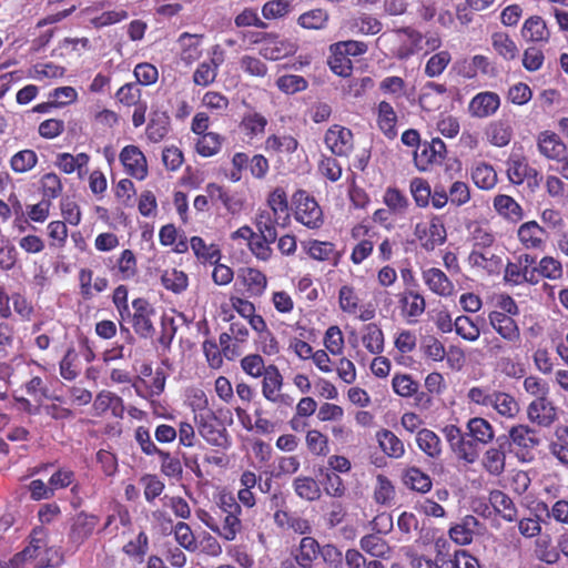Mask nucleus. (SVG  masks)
Masks as SVG:
<instances>
[{"label":"nucleus","mask_w":568,"mask_h":568,"mask_svg":"<svg viewBox=\"0 0 568 568\" xmlns=\"http://www.w3.org/2000/svg\"><path fill=\"white\" fill-rule=\"evenodd\" d=\"M59 372L63 379L74 381L80 375L79 355L74 347L70 346L65 351L59 363Z\"/></svg>","instance_id":"69168bd1"},{"label":"nucleus","mask_w":568,"mask_h":568,"mask_svg":"<svg viewBox=\"0 0 568 568\" xmlns=\"http://www.w3.org/2000/svg\"><path fill=\"white\" fill-rule=\"evenodd\" d=\"M267 119L262 113L252 111L246 112L240 122V130L248 139L262 136L265 133L267 126Z\"/></svg>","instance_id":"ea45409f"},{"label":"nucleus","mask_w":568,"mask_h":568,"mask_svg":"<svg viewBox=\"0 0 568 568\" xmlns=\"http://www.w3.org/2000/svg\"><path fill=\"white\" fill-rule=\"evenodd\" d=\"M292 212L295 221L310 230H318L324 224L321 205L306 190L298 189L292 195Z\"/></svg>","instance_id":"7ed1b4c3"},{"label":"nucleus","mask_w":568,"mask_h":568,"mask_svg":"<svg viewBox=\"0 0 568 568\" xmlns=\"http://www.w3.org/2000/svg\"><path fill=\"white\" fill-rule=\"evenodd\" d=\"M442 432L457 458L466 464H471L470 453L474 450L470 449L471 444L467 442L466 430L463 432L458 426L449 424L446 425Z\"/></svg>","instance_id":"412c9836"},{"label":"nucleus","mask_w":568,"mask_h":568,"mask_svg":"<svg viewBox=\"0 0 568 568\" xmlns=\"http://www.w3.org/2000/svg\"><path fill=\"white\" fill-rule=\"evenodd\" d=\"M114 99L123 106H134L132 114V124L134 128H140L145 123L148 103L142 100V90L136 82L124 83L115 92Z\"/></svg>","instance_id":"6e6552de"},{"label":"nucleus","mask_w":568,"mask_h":568,"mask_svg":"<svg viewBox=\"0 0 568 568\" xmlns=\"http://www.w3.org/2000/svg\"><path fill=\"white\" fill-rule=\"evenodd\" d=\"M275 525L281 529L292 530L295 534L306 535L312 530L311 524L306 518L298 516L287 509H276L273 515Z\"/></svg>","instance_id":"b1692460"},{"label":"nucleus","mask_w":568,"mask_h":568,"mask_svg":"<svg viewBox=\"0 0 568 568\" xmlns=\"http://www.w3.org/2000/svg\"><path fill=\"white\" fill-rule=\"evenodd\" d=\"M550 450L560 463L568 465V426L556 428L555 440L550 444Z\"/></svg>","instance_id":"774afa93"},{"label":"nucleus","mask_w":568,"mask_h":568,"mask_svg":"<svg viewBox=\"0 0 568 568\" xmlns=\"http://www.w3.org/2000/svg\"><path fill=\"white\" fill-rule=\"evenodd\" d=\"M547 232L536 221L523 223L517 231L521 246L527 251L542 252L546 247Z\"/></svg>","instance_id":"2eb2a0df"},{"label":"nucleus","mask_w":568,"mask_h":568,"mask_svg":"<svg viewBox=\"0 0 568 568\" xmlns=\"http://www.w3.org/2000/svg\"><path fill=\"white\" fill-rule=\"evenodd\" d=\"M471 180L480 190H491L498 182L497 172L491 164L478 162L471 169Z\"/></svg>","instance_id":"c03bdc74"},{"label":"nucleus","mask_w":568,"mask_h":568,"mask_svg":"<svg viewBox=\"0 0 568 568\" xmlns=\"http://www.w3.org/2000/svg\"><path fill=\"white\" fill-rule=\"evenodd\" d=\"M165 383V373L162 369H156L150 384H148L145 379L136 377L132 383V387L138 396L142 398H150L160 396L164 392Z\"/></svg>","instance_id":"2f4dec72"},{"label":"nucleus","mask_w":568,"mask_h":568,"mask_svg":"<svg viewBox=\"0 0 568 568\" xmlns=\"http://www.w3.org/2000/svg\"><path fill=\"white\" fill-rule=\"evenodd\" d=\"M478 73L487 77H496L498 74V69L496 63L487 55L475 54L468 65L464 68V77L471 79Z\"/></svg>","instance_id":"3c124183"},{"label":"nucleus","mask_w":568,"mask_h":568,"mask_svg":"<svg viewBox=\"0 0 568 568\" xmlns=\"http://www.w3.org/2000/svg\"><path fill=\"white\" fill-rule=\"evenodd\" d=\"M527 416L542 427H549L558 419L557 407L548 397L535 398L527 407Z\"/></svg>","instance_id":"a211bd4d"},{"label":"nucleus","mask_w":568,"mask_h":568,"mask_svg":"<svg viewBox=\"0 0 568 568\" xmlns=\"http://www.w3.org/2000/svg\"><path fill=\"white\" fill-rule=\"evenodd\" d=\"M275 241V237L255 232L250 243H247V247L258 261L267 262L273 255L271 244Z\"/></svg>","instance_id":"680f3d73"},{"label":"nucleus","mask_w":568,"mask_h":568,"mask_svg":"<svg viewBox=\"0 0 568 568\" xmlns=\"http://www.w3.org/2000/svg\"><path fill=\"white\" fill-rule=\"evenodd\" d=\"M446 144L439 138L432 139L430 142L422 143L415 151L414 161L419 171H427L434 164H442L446 159Z\"/></svg>","instance_id":"9d476101"},{"label":"nucleus","mask_w":568,"mask_h":568,"mask_svg":"<svg viewBox=\"0 0 568 568\" xmlns=\"http://www.w3.org/2000/svg\"><path fill=\"white\" fill-rule=\"evenodd\" d=\"M491 406L499 415L511 418L519 413V404L516 398L505 392L493 390Z\"/></svg>","instance_id":"4d7b16f0"},{"label":"nucleus","mask_w":568,"mask_h":568,"mask_svg":"<svg viewBox=\"0 0 568 568\" xmlns=\"http://www.w3.org/2000/svg\"><path fill=\"white\" fill-rule=\"evenodd\" d=\"M215 514L217 516L215 534L226 541H233L243 528L240 518L241 505L232 496L223 495Z\"/></svg>","instance_id":"f03ea898"},{"label":"nucleus","mask_w":568,"mask_h":568,"mask_svg":"<svg viewBox=\"0 0 568 568\" xmlns=\"http://www.w3.org/2000/svg\"><path fill=\"white\" fill-rule=\"evenodd\" d=\"M93 272L90 268H81L79 271V287L80 295L84 301H90L94 293H101L109 286V281L105 277L98 276L92 284Z\"/></svg>","instance_id":"e433bc0d"},{"label":"nucleus","mask_w":568,"mask_h":568,"mask_svg":"<svg viewBox=\"0 0 568 568\" xmlns=\"http://www.w3.org/2000/svg\"><path fill=\"white\" fill-rule=\"evenodd\" d=\"M491 47L496 54L505 61H513L519 55V49L516 42L508 33L503 31L491 34Z\"/></svg>","instance_id":"a19ab883"},{"label":"nucleus","mask_w":568,"mask_h":568,"mask_svg":"<svg viewBox=\"0 0 568 568\" xmlns=\"http://www.w3.org/2000/svg\"><path fill=\"white\" fill-rule=\"evenodd\" d=\"M496 212L511 222H519L524 216L521 205L510 195L499 194L494 199Z\"/></svg>","instance_id":"79ce46f5"},{"label":"nucleus","mask_w":568,"mask_h":568,"mask_svg":"<svg viewBox=\"0 0 568 568\" xmlns=\"http://www.w3.org/2000/svg\"><path fill=\"white\" fill-rule=\"evenodd\" d=\"M484 525L473 515H466L459 523L448 530L449 538L457 545L466 546L471 544L475 535L480 532Z\"/></svg>","instance_id":"aec40b11"},{"label":"nucleus","mask_w":568,"mask_h":568,"mask_svg":"<svg viewBox=\"0 0 568 568\" xmlns=\"http://www.w3.org/2000/svg\"><path fill=\"white\" fill-rule=\"evenodd\" d=\"M324 143L334 155L347 158L354 149V135L351 129L334 124L326 131Z\"/></svg>","instance_id":"9b49d317"},{"label":"nucleus","mask_w":568,"mask_h":568,"mask_svg":"<svg viewBox=\"0 0 568 568\" xmlns=\"http://www.w3.org/2000/svg\"><path fill=\"white\" fill-rule=\"evenodd\" d=\"M416 444L418 448L430 458H439L443 452L442 440L437 434L430 429L423 428L416 434Z\"/></svg>","instance_id":"a18cd8bd"},{"label":"nucleus","mask_w":568,"mask_h":568,"mask_svg":"<svg viewBox=\"0 0 568 568\" xmlns=\"http://www.w3.org/2000/svg\"><path fill=\"white\" fill-rule=\"evenodd\" d=\"M510 448L507 436H499L494 446L486 450L483 459L485 469L494 476H499L505 470L506 453Z\"/></svg>","instance_id":"dca6fc26"},{"label":"nucleus","mask_w":568,"mask_h":568,"mask_svg":"<svg viewBox=\"0 0 568 568\" xmlns=\"http://www.w3.org/2000/svg\"><path fill=\"white\" fill-rule=\"evenodd\" d=\"M361 343L372 355H381L385 348V335L379 324L368 323L361 328Z\"/></svg>","instance_id":"a878e982"},{"label":"nucleus","mask_w":568,"mask_h":568,"mask_svg":"<svg viewBox=\"0 0 568 568\" xmlns=\"http://www.w3.org/2000/svg\"><path fill=\"white\" fill-rule=\"evenodd\" d=\"M403 483L407 488L422 494L428 493L433 487L430 477L415 466L405 469Z\"/></svg>","instance_id":"49530a36"},{"label":"nucleus","mask_w":568,"mask_h":568,"mask_svg":"<svg viewBox=\"0 0 568 568\" xmlns=\"http://www.w3.org/2000/svg\"><path fill=\"white\" fill-rule=\"evenodd\" d=\"M305 445L310 454L316 457H326L329 453L328 436L315 428L306 432Z\"/></svg>","instance_id":"bf43d9fd"},{"label":"nucleus","mask_w":568,"mask_h":568,"mask_svg":"<svg viewBox=\"0 0 568 568\" xmlns=\"http://www.w3.org/2000/svg\"><path fill=\"white\" fill-rule=\"evenodd\" d=\"M119 159L124 166L125 172L130 176L139 181H142L148 176V161L139 146L133 144L125 145L121 150Z\"/></svg>","instance_id":"ddd939ff"},{"label":"nucleus","mask_w":568,"mask_h":568,"mask_svg":"<svg viewBox=\"0 0 568 568\" xmlns=\"http://www.w3.org/2000/svg\"><path fill=\"white\" fill-rule=\"evenodd\" d=\"M422 278L428 290L438 296L448 297L454 293V283L438 267L423 270Z\"/></svg>","instance_id":"5701e85b"},{"label":"nucleus","mask_w":568,"mask_h":568,"mask_svg":"<svg viewBox=\"0 0 568 568\" xmlns=\"http://www.w3.org/2000/svg\"><path fill=\"white\" fill-rule=\"evenodd\" d=\"M199 434L210 445L226 449L231 446V439L226 428L221 424L211 409L201 410L195 415Z\"/></svg>","instance_id":"39448f33"},{"label":"nucleus","mask_w":568,"mask_h":568,"mask_svg":"<svg viewBox=\"0 0 568 568\" xmlns=\"http://www.w3.org/2000/svg\"><path fill=\"white\" fill-rule=\"evenodd\" d=\"M466 436L468 444H471L474 452L470 453L471 464L475 463L484 446L493 442L495 429L493 425L483 417H473L466 424Z\"/></svg>","instance_id":"1a4fd4ad"},{"label":"nucleus","mask_w":568,"mask_h":568,"mask_svg":"<svg viewBox=\"0 0 568 568\" xmlns=\"http://www.w3.org/2000/svg\"><path fill=\"white\" fill-rule=\"evenodd\" d=\"M161 284L165 290L174 294H181L189 286V277L183 271L169 268L163 271L161 275Z\"/></svg>","instance_id":"052dcab7"},{"label":"nucleus","mask_w":568,"mask_h":568,"mask_svg":"<svg viewBox=\"0 0 568 568\" xmlns=\"http://www.w3.org/2000/svg\"><path fill=\"white\" fill-rule=\"evenodd\" d=\"M537 256L530 253L519 254L514 262H508L504 272V281L513 286L523 284L536 285Z\"/></svg>","instance_id":"423d86ee"},{"label":"nucleus","mask_w":568,"mask_h":568,"mask_svg":"<svg viewBox=\"0 0 568 568\" xmlns=\"http://www.w3.org/2000/svg\"><path fill=\"white\" fill-rule=\"evenodd\" d=\"M171 120L164 111H153L150 114L149 123L145 128V135L153 143L161 142L169 133Z\"/></svg>","instance_id":"c756f323"},{"label":"nucleus","mask_w":568,"mask_h":568,"mask_svg":"<svg viewBox=\"0 0 568 568\" xmlns=\"http://www.w3.org/2000/svg\"><path fill=\"white\" fill-rule=\"evenodd\" d=\"M156 315L155 307L145 297L132 300L130 308L120 316V329L130 334L129 324L133 332L143 339L152 338L155 334L153 318Z\"/></svg>","instance_id":"f257e3e1"},{"label":"nucleus","mask_w":568,"mask_h":568,"mask_svg":"<svg viewBox=\"0 0 568 568\" xmlns=\"http://www.w3.org/2000/svg\"><path fill=\"white\" fill-rule=\"evenodd\" d=\"M99 524L98 515L85 510L78 511L70 518L67 534L69 544L75 548L81 547L98 531Z\"/></svg>","instance_id":"0eeeda50"},{"label":"nucleus","mask_w":568,"mask_h":568,"mask_svg":"<svg viewBox=\"0 0 568 568\" xmlns=\"http://www.w3.org/2000/svg\"><path fill=\"white\" fill-rule=\"evenodd\" d=\"M504 312H490L488 321L494 331L508 343L520 342V329L517 322Z\"/></svg>","instance_id":"6ab92c4d"},{"label":"nucleus","mask_w":568,"mask_h":568,"mask_svg":"<svg viewBox=\"0 0 568 568\" xmlns=\"http://www.w3.org/2000/svg\"><path fill=\"white\" fill-rule=\"evenodd\" d=\"M488 500L496 514H498L504 520L513 523L518 519V510L514 500L503 490H491L489 493Z\"/></svg>","instance_id":"c85d7f7f"},{"label":"nucleus","mask_w":568,"mask_h":568,"mask_svg":"<svg viewBox=\"0 0 568 568\" xmlns=\"http://www.w3.org/2000/svg\"><path fill=\"white\" fill-rule=\"evenodd\" d=\"M398 305L400 315L409 323L416 322L426 310V301L423 294L410 287H406L398 294Z\"/></svg>","instance_id":"4468645a"},{"label":"nucleus","mask_w":568,"mask_h":568,"mask_svg":"<svg viewBox=\"0 0 568 568\" xmlns=\"http://www.w3.org/2000/svg\"><path fill=\"white\" fill-rule=\"evenodd\" d=\"M500 106V98L496 92L484 91L477 93L468 104L471 116L484 119L494 115Z\"/></svg>","instance_id":"4be33fe9"},{"label":"nucleus","mask_w":568,"mask_h":568,"mask_svg":"<svg viewBox=\"0 0 568 568\" xmlns=\"http://www.w3.org/2000/svg\"><path fill=\"white\" fill-rule=\"evenodd\" d=\"M295 494L304 500L315 501L322 496L318 483L311 476H298L293 480Z\"/></svg>","instance_id":"6e6d98bb"},{"label":"nucleus","mask_w":568,"mask_h":568,"mask_svg":"<svg viewBox=\"0 0 568 568\" xmlns=\"http://www.w3.org/2000/svg\"><path fill=\"white\" fill-rule=\"evenodd\" d=\"M446 239L447 232L442 216L433 215L427 224V240L423 242V248L433 251L444 244Z\"/></svg>","instance_id":"09e8293b"},{"label":"nucleus","mask_w":568,"mask_h":568,"mask_svg":"<svg viewBox=\"0 0 568 568\" xmlns=\"http://www.w3.org/2000/svg\"><path fill=\"white\" fill-rule=\"evenodd\" d=\"M506 174L513 185L526 184L531 193L537 192L544 181L541 172L530 165L526 155L519 153H513L507 159Z\"/></svg>","instance_id":"20e7f679"},{"label":"nucleus","mask_w":568,"mask_h":568,"mask_svg":"<svg viewBox=\"0 0 568 568\" xmlns=\"http://www.w3.org/2000/svg\"><path fill=\"white\" fill-rule=\"evenodd\" d=\"M254 224L257 229V233L277 239L276 226L285 227L288 223L277 217V215H272L270 210L264 209L258 210L256 213Z\"/></svg>","instance_id":"5fc2aeb1"},{"label":"nucleus","mask_w":568,"mask_h":568,"mask_svg":"<svg viewBox=\"0 0 568 568\" xmlns=\"http://www.w3.org/2000/svg\"><path fill=\"white\" fill-rule=\"evenodd\" d=\"M307 254L313 260L328 262L336 266L339 263L341 254L335 244L327 241L312 240L308 242Z\"/></svg>","instance_id":"72a5a7b5"},{"label":"nucleus","mask_w":568,"mask_h":568,"mask_svg":"<svg viewBox=\"0 0 568 568\" xmlns=\"http://www.w3.org/2000/svg\"><path fill=\"white\" fill-rule=\"evenodd\" d=\"M329 14L325 9L316 8L302 13L297 24L307 30H323L327 27Z\"/></svg>","instance_id":"13d9d810"},{"label":"nucleus","mask_w":568,"mask_h":568,"mask_svg":"<svg viewBox=\"0 0 568 568\" xmlns=\"http://www.w3.org/2000/svg\"><path fill=\"white\" fill-rule=\"evenodd\" d=\"M320 551L318 541L314 537L305 536L293 552L294 560L301 568H312L320 556Z\"/></svg>","instance_id":"cd10ccee"},{"label":"nucleus","mask_w":568,"mask_h":568,"mask_svg":"<svg viewBox=\"0 0 568 568\" xmlns=\"http://www.w3.org/2000/svg\"><path fill=\"white\" fill-rule=\"evenodd\" d=\"M382 452L389 458L399 459L405 455L403 440L392 430L383 428L376 433Z\"/></svg>","instance_id":"f704fd0d"},{"label":"nucleus","mask_w":568,"mask_h":568,"mask_svg":"<svg viewBox=\"0 0 568 568\" xmlns=\"http://www.w3.org/2000/svg\"><path fill=\"white\" fill-rule=\"evenodd\" d=\"M359 546L362 550L372 557L386 559L392 549L388 542L377 534H368L361 538Z\"/></svg>","instance_id":"864d4df0"},{"label":"nucleus","mask_w":568,"mask_h":568,"mask_svg":"<svg viewBox=\"0 0 568 568\" xmlns=\"http://www.w3.org/2000/svg\"><path fill=\"white\" fill-rule=\"evenodd\" d=\"M237 280L245 286L248 297H260L264 294L267 286L266 275L254 267L242 268Z\"/></svg>","instance_id":"393cba45"},{"label":"nucleus","mask_w":568,"mask_h":568,"mask_svg":"<svg viewBox=\"0 0 568 568\" xmlns=\"http://www.w3.org/2000/svg\"><path fill=\"white\" fill-rule=\"evenodd\" d=\"M297 51V44L283 38L276 32H270L267 39L258 50V54L265 60L278 61L292 57Z\"/></svg>","instance_id":"f8f14e48"},{"label":"nucleus","mask_w":568,"mask_h":568,"mask_svg":"<svg viewBox=\"0 0 568 568\" xmlns=\"http://www.w3.org/2000/svg\"><path fill=\"white\" fill-rule=\"evenodd\" d=\"M283 386V376L278 367L274 364L267 365V371L263 374L262 394L268 402L283 399L280 390Z\"/></svg>","instance_id":"473e14b6"},{"label":"nucleus","mask_w":568,"mask_h":568,"mask_svg":"<svg viewBox=\"0 0 568 568\" xmlns=\"http://www.w3.org/2000/svg\"><path fill=\"white\" fill-rule=\"evenodd\" d=\"M190 247L195 257L203 264H216L222 257L220 246L215 243L207 244L201 236H192Z\"/></svg>","instance_id":"4c0bfd02"},{"label":"nucleus","mask_w":568,"mask_h":568,"mask_svg":"<svg viewBox=\"0 0 568 568\" xmlns=\"http://www.w3.org/2000/svg\"><path fill=\"white\" fill-rule=\"evenodd\" d=\"M510 444L516 446L530 449L539 444L537 432L530 428L528 425H516L509 429V436L507 437Z\"/></svg>","instance_id":"603ef678"},{"label":"nucleus","mask_w":568,"mask_h":568,"mask_svg":"<svg viewBox=\"0 0 568 568\" xmlns=\"http://www.w3.org/2000/svg\"><path fill=\"white\" fill-rule=\"evenodd\" d=\"M93 409L98 416L111 410L112 416L120 418L123 416L125 410L123 399L108 390H102L97 395L93 402Z\"/></svg>","instance_id":"7c9ffc66"},{"label":"nucleus","mask_w":568,"mask_h":568,"mask_svg":"<svg viewBox=\"0 0 568 568\" xmlns=\"http://www.w3.org/2000/svg\"><path fill=\"white\" fill-rule=\"evenodd\" d=\"M223 138L215 132L201 134L197 138L195 150L203 158L217 154L222 148Z\"/></svg>","instance_id":"0e129e2a"},{"label":"nucleus","mask_w":568,"mask_h":568,"mask_svg":"<svg viewBox=\"0 0 568 568\" xmlns=\"http://www.w3.org/2000/svg\"><path fill=\"white\" fill-rule=\"evenodd\" d=\"M535 270L537 272V284L541 277L555 281L561 278L564 274L561 262L548 255L537 262Z\"/></svg>","instance_id":"e2e57ef3"},{"label":"nucleus","mask_w":568,"mask_h":568,"mask_svg":"<svg viewBox=\"0 0 568 568\" xmlns=\"http://www.w3.org/2000/svg\"><path fill=\"white\" fill-rule=\"evenodd\" d=\"M112 274L120 281H130L138 274V261L132 250L121 252L116 264L110 267Z\"/></svg>","instance_id":"c9c22d12"},{"label":"nucleus","mask_w":568,"mask_h":568,"mask_svg":"<svg viewBox=\"0 0 568 568\" xmlns=\"http://www.w3.org/2000/svg\"><path fill=\"white\" fill-rule=\"evenodd\" d=\"M38 154L31 149L14 153L10 159V168L14 173H26L38 164Z\"/></svg>","instance_id":"338daca9"},{"label":"nucleus","mask_w":568,"mask_h":568,"mask_svg":"<svg viewBox=\"0 0 568 568\" xmlns=\"http://www.w3.org/2000/svg\"><path fill=\"white\" fill-rule=\"evenodd\" d=\"M521 36L526 41L547 42L550 33L545 20L539 16H532L524 22Z\"/></svg>","instance_id":"37998d69"},{"label":"nucleus","mask_w":568,"mask_h":568,"mask_svg":"<svg viewBox=\"0 0 568 568\" xmlns=\"http://www.w3.org/2000/svg\"><path fill=\"white\" fill-rule=\"evenodd\" d=\"M382 201L399 219L407 215L412 205L405 192L397 186H387L383 193Z\"/></svg>","instance_id":"bb28decb"},{"label":"nucleus","mask_w":568,"mask_h":568,"mask_svg":"<svg viewBox=\"0 0 568 568\" xmlns=\"http://www.w3.org/2000/svg\"><path fill=\"white\" fill-rule=\"evenodd\" d=\"M536 142L539 154L549 161H558L568 153L567 144L556 132L541 131Z\"/></svg>","instance_id":"f3484780"},{"label":"nucleus","mask_w":568,"mask_h":568,"mask_svg":"<svg viewBox=\"0 0 568 568\" xmlns=\"http://www.w3.org/2000/svg\"><path fill=\"white\" fill-rule=\"evenodd\" d=\"M376 122L386 138L394 139L397 135V114L389 102L381 101L378 103Z\"/></svg>","instance_id":"58836bf2"},{"label":"nucleus","mask_w":568,"mask_h":568,"mask_svg":"<svg viewBox=\"0 0 568 568\" xmlns=\"http://www.w3.org/2000/svg\"><path fill=\"white\" fill-rule=\"evenodd\" d=\"M267 209L272 215H277L281 220L290 223V205L285 190L283 187H275L267 196Z\"/></svg>","instance_id":"de8ad7c7"},{"label":"nucleus","mask_w":568,"mask_h":568,"mask_svg":"<svg viewBox=\"0 0 568 568\" xmlns=\"http://www.w3.org/2000/svg\"><path fill=\"white\" fill-rule=\"evenodd\" d=\"M486 135L490 144L503 148L509 144L513 138V128L508 121H493L486 130Z\"/></svg>","instance_id":"8fccbe9b"}]
</instances>
